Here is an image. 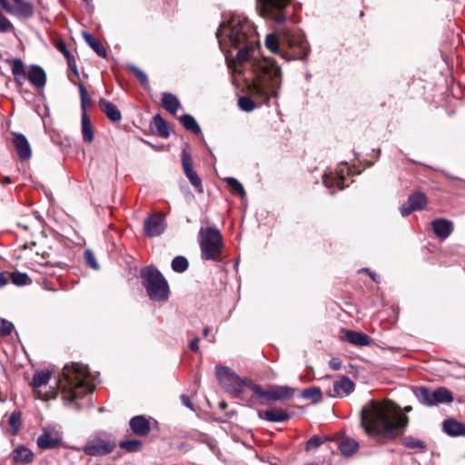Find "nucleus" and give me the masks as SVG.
<instances>
[{"label":"nucleus","mask_w":465,"mask_h":465,"mask_svg":"<svg viewBox=\"0 0 465 465\" xmlns=\"http://www.w3.org/2000/svg\"><path fill=\"white\" fill-rule=\"evenodd\" d=\"M220 47L238 48L234 71L242 74L251 92L268 100L277 96L282 84L281 68L271 58L260 57L255 49L257 35L251 22L244 16L233 15L220 25L216 32Z\"/></svg>","instance_id":"obj_1"},{"label":"nucleus","mask_w":465,"mask_h":465,"mask_svg":"<svg viewBox=\"0 0 465 465\" xmlns=\"http://www.w3.org/2000/svg\"><path fill=\"white\" fill-rule=\"evenodd\" d=\"M409 419L391 401H370L361 411V425L369 436L393 440L403 434Z\"/></svg>","instance_id":"obj_2"},{"label":"nucleus","mask_w":465,"mask_h":465,"mask_svg":"<svg viewBox=\"0 0 465 465\" xmlns=\"http://www.w3.org/2000/svg\"><path fill=\"white\" fill-rule=\"evenodd\" d=\"M59 386L64 403L73 405L76 411L82 408L77 401L91 394L94 388L88 367L77 362H72L64 367Z\"/></svg>","instance_id":"obj_3"},{"label":"nucleus","mask_w":465,"mask_h":465,"mask_svg":"<svg viewBox=\"0 0 465 465\" xmlns=\"http://www.w3.org/2000/svg\"><path fill=\"white\" fill-rule=\"evenodd\" d=\"M265 45L272 53L281 54L287 61L303 59L310 51L304 35L290 29L282 30L280 39L275 35H268Z\"/></svg>","instance_id":"obj_4"},{"label":"nucleus","mask_w":465,"mask_h":465,"mask_svg":"<svg viewBox=\"0 0 465 465\" xmlns=\"http://www.w3.org/2000/svg\"><path fill=\"white\" fill-rule=\"evenodd\" d=\"M11 67L14 82L17 88H21L27 79L36 89H42L46 84V74L38 64H30L28 70L21 58L6 60Z\"/></svg>","instance_id":"obj_5"},{"label":"nucleus","mask_w":465,"mask_h":465,"mask_svg":"<svg viewBox=\"0 0 465 465\" xmlns=\"http://www.w3.org/2000/svg\"><path fill=\"white\" fill-rule=\"evenodd\" d=\"M198 241L203 260H219L223 247V238L216 227L201 228L198 233Z\"/></svg>","instance_id":"obj_6"},{"label":"nucleus","mask_w":465,"mask_h":465,"mask_svg":"<svg viewBox=\"0 0 465 465\" xmlns=\"http://www.w3.org/2000/svg\"><path fill=\"white\" fill-rule=\"evenodd\" d=\"M143 284L153 301L163 302L169 297V286L163 274L154 267H147L141 272Z\"/></svg>","instance_id":"obj_7"},{"label":"nucleus","mask_w":465,"mask_h":465,"mask_svg":"<svg viewBox=\"0 0 465 465\" xmlns=\"http://www.w3.org/2000/svg\"><path fill=\"white\" fill-rule=\"evenodd\" d=\"M249 388L260 398L261 404L291 399L294 390L289 386H274L263 390L261 385L249 382Z\"/></svg>","instance_id":"obj_8"},{"label":"nucleus","mask_w":465,"mask_h":465,"mask_svg":"<svg viewBox=\"0 0 465 465\" xmlns=\"http://www.w3.org/2000/svg\"><path fill=\"white\" fill-rule=\"evenodd\" d=\"M215 373L221 386L230 393L241 394L243 387H249V382H252L242 380L236 372L226 366H216Z\"/></svg>","instance_id":"obj_9"},{"label":"nucleus","mask_w":465,"mask_h":465,"mask_svg":"<svg viewBox=\"0 0 465 465\" xmlns=\"http://www.w3.org/2000/svg\"><path fill=\"white\" fill-rule=\"evenodd\" d=\"M291 0H257V8L263 17H267L277 24L286 20L285 7Z\"/></svg>","instance_id":"obj_10"},{"label":"nucleus","mask_w":465,"mask_h":465,"mask_svg":"<svg viewBox=\"0 0 465 465\" xmlns=\"http://www.w3.org/2000/svg\"><path fill=\"white\" fill-rule=\"evenodd\" d=\"M417 397L422 404L427 406H434L440 403H450L453 401L451 392L444 387H440L435 391H430L425 387H420L418 390Z\"/></svg>","instance_id":"obj_11"},{"label":"nucleus","mask_w":465,"mask_h":465,"mask_svg":"<svg viewBox=\"0 0 465 465\" xmlns=\"http://www.w3.org/2000/svg\"><path fill=\"white\" fill-rule=\"evenodd\" d=\"M116 443L110 437L96 435L88 439L82 450L89 456H102L111 453Z\"/></svg>","instance_id":"obj_12"},{"label":"nucleus","mask_w":465,"mask_h":465,"mask_svg":"<svg viewBox=\"0 0 465 465\" xmlns=\"http://www.w3.org/2000/svg\"><path fill=\"white\" fill-rule=\"evenodd\" d=\"M166 228L165 218L161 213L149 216L143 223V232L148 237L161 235Z\"/></svg>","instance_id":"obj_13"},{"label":"nucleus","mask_w":465,"mask_h":465,"mask_svg":"<svg viewBox=\"0 0 465 465\" xmlns=\"http://www.w3.org/2000/svg\"><path fill=\"white\" fill-rule=\"evenodd\" d=\"M13 1L15 5H10L7 0L1 2L0 5L9 14L17 15L19 17L29 18L34 15L35 9L31 3L25 2L23 0Z\"/></svg>","instance_id":"obj_14"},{"label":"nucleus","mask_w":465,"mask_h":465,"mask_svg":"<svg viewBox=\"0 0 465 465\" xmlns=\"http://www.w3.org/2000/svg\"><path fill=\"white\" fill-rule=\"evenodd\" d=\"M353 390V381L349 377L342 376L333 382L332 389L328 391V396L332 398L345 397L351 393Z\"/></svg>","instance_id":"obj_15"},{"label":"nucleus","mask_w":465,"mask_h":465,"mask_svg":"<svg viewBox=\"0 0 465 465\" xmlns=\"http://www.w3.org/2000/svg\"><path fill=\"white\" fill-rule=\"evenodd\" d=\"M12 465H27L35 458L34 452L25 445L16 446L11 452Z\"/></svg>","instance_id":"obj_16"},{"label":"nucleus","mask_w":465,"mask_h":465,"mask_svg":"<svg viewBox=\"0 0 465 465\" xmlns=\"http://www.w3.org/2000/svg\"><path fill=\"white\" fill-rule=\"evenodd\" d=\"M182 163L184 173L188 180L190 181L191 184L196 189H198L199 192H202V181L198 174L196 173V172H194V170L193 169L192 157L188 153H183Z\"/></svg>","instance_id":"obj_17"},{"label":"nucleus","mask_w":465,"mask_h":465,"mask_svg":"<svg viewBox=\"0 0 465 465\" xmlns=\"http://www.w3.org/2000/svg\"><path fill=\"white\" fill-rule=\"evenodd\" d=\"M13 143L21 160H28L32 155V150L27 138L20 133H13Z\"/></svg>","instance_id":"obj_18"},{"label":"nucleus","mask_w":465,"mask_h":465,"mask_svg":"<svg viewBox=\"0 0 465 465\" xmlns=\"http://www.w3.org/2000/svg\"><path fill=\"white\" fill-rule=\"evenodd\" d=\"M258 417L270 422H283L290 419V414L283 409L272 408L266 411H259Z\"/></svg>","instance_id":"obj_19"},{"label":"nucleus","mask_w":465,"mask_h":465,"mask_svg":"<svg viewBox=\"0 0 465 465\" xmlns=\"http://www.w3.org/2000/svg\"><path fill=\"white\" fill-rule=\"evenodd\" d=\"M431 226L435 235L441 240L447 239L453 231L452 222L444 218L435 219Z\"/></svg>","instance_id":"obj_20"},{"label":"nucleus","mask_w":465,"mask_h":465,"mask_svg":"<svg viewBox=\"0 0 465 465\" xmlns=\"http://www.w3.org/2000/svg\"><path fill=\"white\" fill-rule=\"evenodd\" d=\"M129 425L133 432L137 436H146L151 430L150 421L143 415L133 417L129 421Z\"/></svg>","instance_id":"obj_21"},{"label":"nucleus","mask_w":465,"mask_h":465,"mask_svg":"<svg viewBox=\"0 0 465 465\" xmlns=\"http://www.w3.org/2000/svg\"><path fill=\"white\" fill-rule=\"evenodd\" d=\"M345 169L348 171V167L346 166V164L341 166V170L335 175L333 173L324 174L322 177L324 185L329 189H331L335 186L338 187L339 189H343Z\"/></svg>","instance_id":"obj_22"},{"label":"nucleus","mask_w":465,"mask_h":465,"mask_svg":"<svg viewBox=\"0 0 465 465\" xmlns=\"http://www.w3.org/2000/svg\"><path fill=\"white\" fill-rule=\"evenodd\" d=\"M99 106L101 110L105 114L107 118L112 122H119L122 119V114L120 110L111 102L104 98L99 100Z\"/></svg>","instance_id":"obj_23"},{"label":"nucleus","mask_w":465,"mask_h":465,"mask_svg":"<svg viewBox=\"0 0 465 465\" xmlns=\"http://www.w3.org/2000/svg\"><path fill=\"white\" fill-rule=\"evenodd\" d=\"M60 443V439L53 434L50 430H45L37 438V446L42 450H49L57 447Z\"/></svg>","instance_id":"obj_24"},{"label":"nucleus","mask_w":465,"mask_h":465,"mask_svg":"<svg viewBox=\"0 0 465 465\" xmlns=\"http://www.w3.org/2000/svg\"><path fill=\"white\" fill-rule=\"evenodd\" d=\"M81 133L84 143H91L94 138V130L86 112L81 116Z\"/></svg>","instance_id":"obj_25"},{"label":"nucleus","mask_w":465,"mask_h":465,"mask_svg":"<svg viewBox=\"0 0 465 465\" xmlns=\"http://www.w3.org/2000/svg\"><path fill=\"white\" fill-rule=\"evenodd\" d=\"M442 430L450 437H459L462 435L464 424L454 419H447L442 422Z\"/></svg>","instance_id":"obj_26"},{"label":"nucleus","mask_w":465,"mask_h":465,"mask_svg":"<svg viewBox=\"0 0 465 465\" xmlns=\"http://www.w3.org/2000/svg\"><path fill=\"white\" fill-rule=\"evenodd\" d=\"M346 339L356 346H369L371 343V339L367 334L354 331H347Z\"/></svg>","instance_id":"obj_27"},{"label":"nucleus","mask_w":465,"mask_h":465,"mask_svg":"<svg viewBox=\"0 0 465 465\" xmlns=\"http://www.w3.org/2000/svg\"><path fill=\"white\" fill-rule=\"evenodd\" d=\"M178 98L171 93L162 94V106L172 114H175L180 107Z\"/></svg>","instance_id":"obj_28"},{"label":"nucleus","mask_w":465,"mask_h":465,"mask_svg":"<svg viewBox=\"0 0 465 465\" xmlns=\"http://www.w3.org/2000/svg\"><path fill=\"white\" fill-rule=\"evenodd\" d=\"M151 125L159 136L163 138H168L170 136L168 124L160 114L153 116Z\"/></svg>","instance_id":"obj_29"},{"label":"nucleus","mask_w":465,"mask_h":465,"mask_svg":"<svg viewBox=\"0 0 465 465\" xmlns=\"http://www.w3.org/2000/svg\"><path fill=\"white\" fill-rule=\"evenodd\" d=\"M360 445L357 440L352 438H344L340 441L339 450L344 456H351L356 452Z\"/></svg>","instance_id":"obj_30"},{"label":"nucleus","mask_w":465,"mask_h":465,"mask_svg":"<svg viewBox=\"0 0 465 465\" xmlns=\"http://www.w3.org/2000/svg\"><path fill=\"white\" fill-rule=\"evenodd\" d=\"M84 39L89 45V46L101 57L105 58L107 55L106 50L103 44L94 37L91 34L84 33Z\"/></svg>","instance_id":"obj_31"},{"label":"nucleus","mask_w":465,"mask_h":465,"mask_svg":"<svg viewBox=\"0 0 465 465\" xmlns=\"http://www.w3.org/2000/svg\"><path fill=\"white\" fill-rule=\"evenodd\" d=\"M408 203L414 211L421 210L427 204V197L423 193L418 192L409 196Z\"/></svg>","instance_id":"obj_32"},{"label":"nucleus","mask_w":465,"mask_h":465,"mask_svg":"<svg viewBox=\"0 0 465 465\" xmlns=\"http://www.w3.org/2000/svg\"><path fill=\"white\" fill-rule=\"evenodd\" d=\"M180 122L185 129L193 132V134L201 133V128L196 120L191 114H183L180 117Z\"/></svg>","instance_id":"obj_33"},{"label":"nucleus","mask_w":465,"mask_h":465,"mask_svg":"<svg viewBox=\"0 0 465 465\" xmlns=\"http://www.w3.org/2000/svg\"><path fill=\"white\" fill-rule=\"evenodd\" d=\"M51 379V372L50 371H39L36 372L32 381V385L34 388L37 389L44 385H46Z\"/></svg>","instance_id":"obj_34"},{"label":"nucleus","mask_w":465,"mask_h":465,"mask_svg":"<svg viewBox=\"0 0 465 465\" xmlns=\"http://www.w3.org/2000/svg\"><path fill=\"white\" fill-rule=\"evenodd\" d=\"M401 442L406 448L409 449H426V443L423 440L414 438L412 436L404 437Z\"/></svg>","instance_id":"obj_35"},{"label":"nucleus","mask_w":465,"mask_h":465,"mask_svg":"<svg viewBox=\"0 0 465 465\" xmlns=\"http://www.w3.org/2000/svg\"><path fill=\"white\" fill-rule=\"evenodd\" d=\"M12 282L16 286H24L31 282L27 273L21 272H14L10 275Z\"/></svg>","instance_id":"obj_36"},{"label":"nucleus","mask_w":465,"mask_h":465,"mask_svg":"<svg viewBox=\"0 0 465 465\" xmlns=\"http://www.w3.org/2000/svg\"><path fill=\"white\" fill-rule=\"evenodd\" d=\"M302 396L304 399H312L313 402H320L322 399L321 389L318 387H311L303 390Z\"/></svg>","instance_id":"obj_37"},{"label":"nucleus","mask_w":465,"mask_h":465,"mask_svg":"<svg viewBox=\"0 0 465 465\" xmlns=\"http://www.w3.org/2000/svg\"><path fill=\"white\" fill-rule=\"evenodd\" d=\"M188 268V261L183 256H176L172 261V269L179 273L185 272Z\"/></svg>","instance_id":"obj_38"},{"label":"nucleus","mask_w":465,"mask_h":465,"mask_svg":"<svg viewBox=\"0 0 465 465\" xmlns=\"http://www.w3.org/2000/svg\"><path fill=\"white\" fill-rule=\"evenodd\" d=\"M78 88H79V94H80V99H81V108L84 113V112H86V109L91 106L92 99L89 96L87 90L82 84H78Z\"/></svg>","instance_id":"obj_39"},{"label":"nucleus","mask_w":465,"mask_h":465,"mask_svg":"<svg viewBox=\"0 0 465 465\" xmlns=\"http://www.w3.org/2000/svg\"><path fill=\"white\" fill-rule=\"evenodd\" d=\"M119 446L129 452H134L140 450L142 442L138 440H124Z\"/></svg>","instance_id":"obj_40"},{"label":"nucleus","mask_w":465,"mask_h":465,"mask_svg":"<svg viewBox=\"0 0 465 465\" xmlns=\"http://www.w3.org/2000/svg\"><path fill=\"white\" fill-rule=\"evenodd\" d=\"M238 105L244 112H252L255 108V103L247 96L239 97Z\"/></svg>","instance_id":"obj_41"},{"label":"nucleus","mask_w":465,"mask_h":465,"mask_svg":"<svg viewBox=\"0 0 465 465\" xmlns=\"http://www.w3.org/2000/svg\"><path fill=\"white\" fill-rule=\"evenodd\" d=\"M22 423L21 413L13 412L9 417V424L13 430L14 434L17 433Z\"/></svg>","instance_id":"obj_42"},{"label":"nucleus","mask_w":465,"mask_h":465,"mask_svg":"<svg viewBox=\"0 0 465 465\" xmlns=\"http://www.w3.org/2000/svg\"><path fill=\"white\" fill-rule=\"evenodd\" d=\"M225 182L242 197H243L245 195V191H244L243 186L236 178L228 177L225 179Z\"/></svg>","instance_id":"obj_43"},{"label":"nucleus","mask_w":465,"mask_h":465,"mask_svg":"<svg viewBox=\"0 0 465 465\" xmlns=\"http://www.w3.org/2000/svg\"><path fill=\"white\" fill-rule=\"evenodd\" d=\"M14 328H15V326L11 322H9L5 319L0 318V335L1 336L10 335L12 333Z\"/></svg>","instance_id":"obj_44"},{"label":"nucleus","mask_w":465,"mask_h":465,"mask_svg":"<svg viewBox=\"0 0 465 465\" xmlns=\"http://www.w3.org/2000/svg\"><path fill=\"white\" fill-rule=\"evenodd\" d=\"M323 443V440L322 438L318 435L312 436L311 439L308 440L305 445V450L307 451L319 448Z\"/></svg>","instance_id":"obj_45"},{"label":"nucleus","mask_w":465,"mask_h":465,"mask_svg":"<svg viewBox=\"0 0 465 465\" xmlns=\"http://www.w3.org/2000/svg\"><path fill=\"white\" fill-rule=\"evenodd\" d=\"M84 258L86 261V263L93 269H98V263L96 262V259L94 255V253L90 250L84 251Z\"/></svg>","instance_id":"obj_46"},{"label":"nucleus","mask_w":465,"mask_h":465,"mask_svg":"<svg viewBox=\"0 0 465 465\" xmlns=\"http://www.w3.org/2000/svg\"><path fill=\"white\" fill-rule=\"evenodd\" d=\"M12 29V23L6 17L0 15V33L9 32Z\"/></svg>","instance_id":"obj_47"},{"label":"nucleus","mask_w":465,"mask_h":465,"mask_svg":"<svg viewBox=\"0 0 465 465\" xmlns=\"http://www.w3.org/2000/svg\"><path fill=\"white\" fill-rule=\"evenodd\" d=\"M131 69L134 73V75L140 81V83L142 84H145L148 83L147 75L141 69H139L135 66H131Z\"/></svg>","instance_id":"obj_48"},{"label":"nucleus","mask_w":465,"mask_h":465,"mask_svg":"<svg viewBox=\"0 0 465 465\" xmlns=\"http://www.w3.org/2000/svg\"><path fill=\"white\" fill-rule=\"evenodd\" d=\"M65 59L67 61L68 67L73 71V73L75 75H78L79 73L74 56L73 54H70L69 56H66Z\"/></svg>","instance_id":"obj_49"},{"label":"nucleus","mask_w":465,"mask_h":465,"mask_svg":"<svg viewBox=\"0 0 465 465\" xmlns=\"http://www.w3.org/2000/svg\"><path fill=\"white\" fill-rule=\"evenodd\" d=\"M55 48L64 54V57L69 56L72 54L69 50L67 49V46L63 40H59L55 44Z\"/></svg>","instance_id":"obj_50"},{"label":"nucleus","mask_w":465,"mask_h":465,"mask_svg":"<svg viewBox=\"0 0 465 465\" xmlns=\"http://www.w3.org/2000/svg\"><path fill=\"white\" fill-rule=\"evenodd\" d=\"M329 365L332 370L338 371L341 368V361L339 358H331Z\"/></svg>","instance_id":"obj_51"},{"label":"nucleus","mask_w":465,"mask_h":465,"mask_svg":"<svg viewBox=\"0 0 465 465\" xmlns=\"http://www.w3.org/2000/svg\"><path fill=\"white\" fill-rule=\"evenodd\" d=\"M400 212L403 217H406L414 212V210H412L411 206L407 203V204L401 207Z\"/></svg>","instance_id":"obj_52"},{"label":"nucleus","mask_w":465,"mask_h":465,"mask_svg":"<svg viewBox=\"0 0 465 465\" xmlns=\"http://www.w3.org/2000/svg\"><path fill=\"white\" fill-rule=\"evenodd\" d=\"M181 401L184 406L193 411V403L191 402L189 396L185 394L181 395Z\"/></svg>","instance_id":"obj_53"},{"label":"nucleus","mask_w":465,"mask_h":465,"mask_svg":"<svg viewBox=\"0 0 465 465\" xmlns=\"http://www.w3.org/2000/svg\"><path fill=\"white\" fill-rule=\"evenodd\" d=\"M8 283V277L5 272L0 271V288H3Z\"/></svg>","instance_id":"obj_54"},{"label":"nucleus","mask_w":465,"mask_h":465,"mask_svg":"<svg viewBox=\"0 0 465 465\" xmlns=\"http://www.w3.org/2000/svg\"><path fill=\"white\" fill-rule=\"evenodd\" d=\"M199 341H200V339L198 337H196L193 340H192L190 344H189L190 349L192 351H198V350H199V346H198Z\"/></svg>","instance_id":"obj_55"},{"label":"nucleus","mask_w":465,"mask_h":465,"mask_svg":"<svg viewBox=\"0 0 465 465\" xmlns=\"http://www.w3.org/2000/svg\"><path fill=\"white\" fill-rule=\"evenodd\" d=\"M209 332H210V329L205 328V329H203V336L207 337L209 335Z\"/></svg>","instance_id":"obj_56"},{"label":"nucleus","mask_w":465,"mask_h":465,"mask_svg":"<svg viewBox=\"0 0 465 465\" xmlns=\"http://www.w3.org/2000/svg\"><path fill=\"white\" fill-rule=\"evenodd\" d=\"M3 183H11L10 177H5Z\"/></svg>","instance_id":"obj_57"},{"label":"nucleus","mask_w":465,"mask_h":465,"mask_svg":"<svg viewBox=\"0 0 465 465\" xmlns=\"http://www.w3.org/2000/svg\"><path fill=\"white\" fill-rule=\"evenodd\" d=\"M370 275H371V277L372 278V280H373L374 282H378V280L376 279V277H375V275H374V274L370 273Z\"/></svg>","instance_id":"obj_58"},{"label":"nucleus","mask_w":465,"mask_h":465,"mask_svg":"<svg viewBox=\"0 0 465 465\" xmlns=\"http://www.w3.org/2000/svg\"><path fill=\"white\" fill-rule=\"evenodd\" d=\"M411 410V406H408V407H406V408H405V411H410Z\"/></svg>","instance_id":"obj_59"},{"label":"nucleus","mask_w":465,"mask_h":465,"mask_svg":"<svg viewBox=\"0 0 465 465\" xmlns=\"http://www.w3.org/2000/svg\"><path fill=\"white\" fill-rule=\"evenodd\" d=\"M221 407H222V408H225V407H226V404H225V403H221Z\"/></svg>","instance_id":"obj_60"},{"label":"nucleus","mask_w":465,"mask_h":465,"mask_svg":"<svg viewBox=\"0 0 465 465\" xmlns=\"http://www.w3.org/2000/svg\"><path fill=\"white\" fill-rule=\"evenodd\" d=\"M461 436H464L465 437V425H464V430L462 431V435Z\"/></svg>","instance_id":"obj_61"},{"label":"nucleus","mask_w":465,"mask_h":465,"mask_svg":"<svg viewBox=\"0 0 465 465\" xmlns=\"http://www.w3.org/2000/svg\"><path fill=\"white\" fill-rule=\"evenodd\" d=\"M87 465H101V464H87Z\"/></svg>","instance_id":"obj_62"},{"label":"nucleus","mask_w":465,"mask_h":465,"mask_svg":"<svg viewBox=\"0 0 465 465\" xmlns=\"http://www.w3.org/2000/svg\"><path fill=\"white\" fill-rule=\"evenodd\" d=\"M4 1H5V0H0V3H1V2H4Z\"/></svg>","instance_id":"obj_63"}]
</instances>
